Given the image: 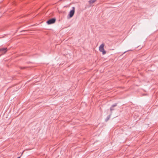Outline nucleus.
Wrapping results in <instances>:
<instances>
[{"mask_svg":"<svg viewBox=\"0 0 158 158\" xmlns=\"http://www.w3.org/2000/svg\"><path fill=\"white\" fill-rule=\"evenodd\" d=\"M104 44L102 43L100 45L99 48V51L101 52H102L103 55H104L106 53V52L104 49Z\"/></svg>","mask_w":158,"mask_h":158,"instance_id":"f257e3e1","label":"nucleus"},{"mask_svg":"<svg viewBox=\"0 0 158 158\" xmlns=\"http://www.w3.org/2000/svg\"><path fill=\"white\" fill-rule=\"evenodd\" d=\"M110 115H109L107 116V117L105 119V121L107 122L108 121V120L110 119Z\"/></svg>","mask_w":158,"mask_h":158,"instance_id":"0eeeda50","label":"nucleus"},{"mask_svg":"<svg viewBox=\"0 0 158 158\" xmlns=\"http://www.w3.org/2000/svg\"><path fill=\"white\" fill-rule=\"evenodd\" d=\"M56 19L53 18H52L49 20H48L47 22V23L48 24H53L54 23L56 22Z\"/></svg>","mask_w":158,"mask_h":158,"instance_id":"7ed1b4c3","label":"nucleus"},{"mask_svg":"<svg viewBox=\"0 0 158 158\" xmlns=\"http://www.w3.org/2000/svg\"><path fill=\"white\" fill-rule=\"evenodd\" d=\"M96 0H89V4H91L94 2Z\"/></svg>","mask_w":158,"mask_h":158,"instance_id":"423d86ee","label":"nucleus"},{"mask_svg":"<svg viewBox=\"0 0 158 158\" xmlns=\"http://www.w3.org/2000/svg\"><path fill=\"white\" fill-rule=\"evenodd\" d=\"M24 67H21V69H24Z\"/></svg>","mask_w":158,"mask_h":158,"instance_id":"6e6552de","label":"nucleus"},{"mask_svg":"<svg viewBox=\"0 0 158 158\" xmlns=\"http://www.w3.org/2000/svg\"><path fill=\"white\" fill-rule=\"evenodd\" d=\"M117 105V103H115L114 104L112 105L111 107L110 108V111L111 112V113H112V112L113 110H114V108L115 106H116Z\"/></svg>","mask_w":158,"mask_h":158,"instance_id":"39448f33","label":"nucleus"},{"mask_svg":"<svg viewBox=\"0 0 158 158\" xmlns=\"http://www.w3.org/2000/svg\"><path fill=\"white\" fill-rule=\"evenodd\" d=\"M72 9L70 10L69 12V18H72L74 15L75 13V7H72Z\"/></svg>","mask_w":158,"mask_h":158,"instance_id":"f03ea898","label":"nucleus"},{"mask_svg":"<svg viewBox=\"0 0 158 158\" xmlns=\"http://www.w3.org/2000/svg\"><path fill=\"white\" fill-rule=\"evenodd\" d=\"M20 158V157L19 156V157H18L17 158Z\"/></svg>","mask_w":158,"mask_h":158,"instance_id":"1a4fd4ad","label":"nucleus"},{"mask_svg":"<svg viewBox=\"0 0 158 158\" xmlns=\"http://www.w3.org/2000/svg\"><path fill=\"white\" fill-rule=\"evenodd\" d=\"M127 52V51H126V52H124V53H125V52Z\"/></svg>","mask_w":158,"mask_h":158,"instance_id":"9d476101","label":"nucleus"},{"mask_svg":"<svg viewBox=\"0 0 158 158\" xmlns=\"http://www.w3.org/2000/svg\"><path fill=\"white\" fill-rule=\"evenodd\" d=\"M6 48H2L0 49V52L2 54H4L7 51Z\"/></svg>","mask_w":158,"mask_h":158,"instance_id":"20e7f679","label":"nucleus"}]
</instances>
